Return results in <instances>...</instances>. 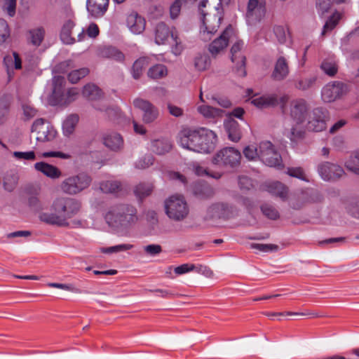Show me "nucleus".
I'll list each match as a JSON object with an SVG mask.
<instances>
[{"mask_svg":"<svg viewBox=\"0 0 359 359\" xmlns=\"http://www.w3.org/2000/svg\"><path fill=\"white\" fill-rule=\"evenodd\" d=\"M251 102L259 108H264L276 105L278 98L276 95H267L255 98Z\"/></svg>","mask_w":359,"mask_h":359,"instance_id":"obj_30","label":"nucleus"},{"mask_svg":"<svg viewBox=\"0 0 359 359\" xmlns=\"http://www.w3.org/2000/svg\"><path fill=\"white\" fill-rule=\"evenodd\" d=\"M216 143L215 133L208 129H184L180 133V145L183 148L195 152L210 153L215 149Z\"/></svg>","mask_w":359,"mask_h":359,"instance_id":"obj_2","label":"nucleus"},{"mask_svg":"<svg viewBox=\"0 0 359 359\" xmlns=\"http://www.w3.org/2000/svg\"><path fill=\"white\" fill-rule=\"evenodd\" d=\"M321 70L329 76H334L338 72V62L334 57L324 59L320 66Z\"/></svg>","mask_w":359,"mask_h":359,"instance_id":"obj_27","label":"nucleus"},{"mask_svg":"<svg viewBox=\"0 0 359 359\" xmlns=\"http://www.w3.org/2000/svg\"><path fill=\"white\" fill-rule=\"evenodd\" d=\"M133 104L136 109L142 111V120L146 124L155 122L159 116V109L154 104L147 100L135 98Z\"/></svg>","mask_w":359,"mask_h":359,"instance_id":"obj_9","label":"nucleus"},{"mask_svg":"<svg viewBox=\"0 0 359 359\" xmlns=\"http://www.w3.org/2000/svg\"><path fill=\"white\" fill-rule=\"evenodd\" d=\"M286 173L293 177L300 179L302 180H306V175L302 168H288Z\"/></svg>","mask_w":359,"mask_h":359,"instance_id":"obj_58","label":"nucleus"},{"mask_svg":"<svg viewBox=\"0 0 359 359\" xmlns=\"http://www.w3.org/2000/svg\"><path fill=\"white\" fill-rule=\"evenodd\" d=\"M90 71L87 67H83L79 69L72 71L68 74L67 78L70 83H76L81 79L89 74Z\"/></svg>","mask_w":359,"mask_h":359,"instance_id":"obj_43","label":"nucleus"},{"mask_svg":"<svg viewBox=\"0 0 359 359\" xmlns=\"http://www.w3.org/2000/svg\"><path fill=\"white\" fill-rule=\"evenodd\" d=\"M2 8L10 16L15 14L16 0H1Z\"/></svg>","mask_w":359,"mask_h":359,"instance_id":"obj_57","label":"nucleus"},{"mask_svg":"<svg viewBox=\"0 0 359 359\" xmlns=\"http://www.w3.org/2000/svg\"><path fill=\"white\" fill-rule=\"evenodd\" d=\"M100 189L106 194L116 193L121 189V184L118 181L107 180L100 183Z\"/></svg>","mask_w":359,"mask_h":359,"instance_id":"obj_41","label":"nucleus"},{"mask_svg":"<svg viewBox=\"0 0 359 359\" xmlns=\"http://www.w3.org/2000/svg\"><path fill=\"white\" fill-rule=\"evenodd\" d=\"M30 43L35 46H39L42 43L45 36V30L42 27H38L29 31Z\"/></svg>","mask_w":359,"mask_h":359,"instance_id":"obj_40","label":"nucleus"},{"mask_svg":"<svg viewBox=\"0 0 359 359\" xmlns=\"http://www.w3.org/2000/svg\"><path fill=\"white\" fill-rule=\"evenodd\" d=\"M167 109L169 114L175 117H180L184 114L183 109L170 102L167 103Z\"/></svg>","mask_w":359,"mask_h":359,"instance_id":"obj_62","label":"nucleus"},{"mask_svg":"<svg viewBox=\"0 0 359 359\" xmlns=\"http://www.w3.org/2000/svg\"><path fill=\"white\" fill-rule=\"evenodd\" d=\"M210 100L212 101L211 103L212 105L217 104L224 108H229L231 105V102L226 97L212 96L211 97Z\"/></svg>","mask_w":359,"mask_h":359,"instance_id":"obj_63","label":"nucleus"},{"mask_svg":"<svg viewBox=\"0 0 359 359\" xmlns=\"http://www.w3.org/2000/svg\"><path fill=\"white\" fill-rule=\"evenodd\" d=\"M198 111L207 118H220L224 114V110L208 104L198 106Z\"/></svg>","mask_w":359,"mask_h":359,"instance_id":"obj_28","label":"nucleus"},{"mask_svg":"<svg viewBox=\"0 0 359 359\" xmlns=\"http://www.w3.org/2000/svg\"><path fill=\"white\" fill-rule=\"evenodd\" d=\"M13 156L18 160H28L34 161L36 158L35 153L33 151H14Z\"/></svg>","mask_w":359,"mask_h":359,"instance_id":"obj_59","label":"nucleus"},{"mask_svg":"<svg viewBox=\"0 0 359 359\" xmlns=\"http://www.w3.org/2000/svg\"><path fill=\"white\" fill-rule=\"evenodd\" d=\"M339 18L340 15L339 13H335L332 14V15L326 21L321 34L324 36L327 32L332 30L338 24Z\"/></svg>","mask_w":359,"mask_h":359,"instance_id":"obj_46","label":"nucleus"},{"mask_svg":"<svg viewBox=\"0 0 359 359\" xmlns=\"http://www.w3.org/2000/svg\"><path fill=\"white\" fill-rule=\"evenodd\" d=\"M261 209L263 214L269 219H276L278 217V211L269 205H263Z\"/></svg>","mask_w":359,"mask_h":359,"instance_id":"obj_60","label":"nucleus"},{"mask_svg":"<svg viewBox=\"0 0 359 359\" xmlns=\"http://www.w3.org/2000/svg\"><path fill=\"white\" fill-rule=\"evenodd\" d=\"M105 220L115 231L123 233L137 223V211L133 205L119 204L112 207L106 213Z\"/></svg>","mask_w":359,"mask_h":359,"instance_id":"obj_3","label":"nucleus"},{"mask_svg":"<svg viewBox=\"0 0 359 359\" xmlns=\"http://www.w3.org/2000/svg\"><path fill=\"white\" fill-rule=\"evenodd\" d=\"M149 65V59L143 57L137 59L133 66V76L138 79L142 74L143 70Z\"/></svg>","mask_w":359,"mask_h":359,"instance_id":"obj_37","label":"nucleus"},{"mask_svg":"<svg viewBox=\"0 0 359 359\" xmlns=\"http://www.w3.org/2000/svg\"><path fill=\"white\" fill-rule=\"evenodd\" d=\"M81 203L76 198L58 196L54 198L51 205V212H41L39 219L49 225L61 228L70 226L69 219L76 216L81 210Z\"/></svg>","mask_w":359,"mask_h":359,"instance_id":"obj_1","label":"nucleus"},{"mask_svg":"<svg viewBox=\"0 0 359 359\" xmlns=\"http://www.w3.org/2000/svg\"><path fill=\"white\" fill-rule=\"evenodd\" d=\"M22 109L25 120H29L37 115V110L29 104H23Z\"/></svg>","mask_w":359,"mask_h":359,"instance_id":"obj_55","label":"nucleus"},{"mask_svg":"<svg viewBox=\"0 0 359 359\" xmlns=\"http://www.w3.org/2000/svg\"><path fill=\"white\" fill-rule=\"evenodd\" d=\"M10 36V29L6 20L0 19V46Z\"/></svg>","mask_w":359,"mask_h":359,"instance_id":"obj_51","label":"nucleus"},{"mask_svg":"<svg viewBox=\"0 0 359 359\" xmlns=\"http://www.w3.org/2000/svg\"><path fill=\"white\" fill-rule=\"evenodd\" d=\"M101 55L104 57L111 58L118 62L123 61L125 57L124 55L121 51L113 47L103 48L101 51Z\"/></svg>","mask_w":359,"mask_h":359,"instance_id":"obj_42","label":"nucleus"},{"mask_svg":"<svg viewBox=\"0 0 359 359\" xmlns=\"http://www.w3.org/2000/svg\"><path fill=\"white\" fill-rule=\"evenodd\" d=\"M259 159L270 167L280 168L282 158L269 141H262L259 145Z\"/></svg>","mask_w":359,"mask_h":359,"instance_id":"obj_8","label":"nucleus"},{"mask_svg":"<svg viewBox=\"0 0 359 359\" xmlns=\"http://www.w3.org/2000/svg\"><path fill=\"white\" fill-rule=\"evenodd\" d=\"M316 81L317 76L314 75L302 76L296 80L294 87L299 90L305 91L311 89L316 85Z\"/></svg>","mask_w":359,"mask_h":359,"instance_id":"obj_31","label":"nucleus"},{"mask_svg":"<svg viewBox=\"0 0 359 359\" xmlns=\"http://www.w3.org/2000/svg\"><path fill=\"white\" fill-rule=\"evenodd\" d=\"M82 95L84 97L88 100H95L101 97L102 92L101 90L97 86L88 83L84 86L82 91Z\"/></svg>","mask_w":359,"mask_h":359,"instance_id":"obj_34","label":"nucleus"},{"mask_svg":"<svg viewBox=\"0 0 359 359\" xmlns=\"http://www.w3.org/2000/svg\"><path fill=\"white\" fill-rule=\"evenodd\" d=\"M201 14L203 16V24L204 28L201 32V37L207 41L210 39L209 35L215 33L219 27L221 18L217 15H208L201 10Z\"/></svg>","mask_w":359,"mask_h":359,"instance_id":"obj_16","label":"nucleus"},{"mask_svg":"<svg viewBox=\"0 0 359 359\" xmlns=\"http://www.w3.org/2000/svg\"><path fill=\"white\" fill-rule=\"evenodd\" d=\"M298 126H292L290 129H285V133L291 141H297L302 137L303 132Z\"/></svg>","mask_w":359,"mask_h":359,"instance_id":"obj_50","label":"nucleus"},{"mask_svg":"<svg viewBox=\"0 0 359 359\" xmlns=\"http://www.w3.org/2000/svg\"><path fill=\"white\" fill-rule=\"evenodd\" d=\"M165 211L168 217L175 221H180L187 217L189 208L183 196L172 195L164 202Z\"/></svg>","mask_w":359,"mask_h":359,"instance_id":"obj_6","label":"nucleus"},{"mask_svg":"<svg viewBox=\"0 0 359 359\" xmlns=\"http://www.w3.org/2000/svg\"><path fill=\"white\" fill-rule=\"evenodd\" d=\"M308 104L304 99H296L290 104V115L297 125L304 122L308 114Z\"/></svg>","mask_w":359,"mask_h":359,"instance_id":"obj_13","label":"nucleus"},{"mask_svg":"<svg viewBox=\"0 0 359 359\" xmlns=\"http://www.w3.org/2000/svg\"><path fill=\"white\" fill-rule=\"evenodd\" d=\"M318 172L325 181H334L339 179L344 174V171L339 165L330 163L323 162L318 166Z\"/></svg>","mask_w":359,"mask_h":359,"instance_id":"obj_15","label":"nucleus"},{"mask_svg":"<svg viewBox=\"0 0 359 359\" xmlns=\"http://www.w3.org/2000/svg\"><path fill=\"white\" fill-rule=\"evenodd\" d=\"M79 121V117L76 115L69 116L63 122L62 131L63 134L69 137L74 132L76 124Z\"/></svg>","mask_w":359,"mask_h":359,"instance_id":"obj_35","label":"nucleus"},{"mask_svg":"<svg viewBox=\"0 0 359 359\" xmlns=\"http://www.w3.org/2000/svg\"><path fill=\"white\" fill-rule=\"evenodd\" d=\"M31 132L34 135L36 141L41 142L51 141L56 135L53 127L43 118H38L33 123Z\"/></svg>","mask_w":359,"mask_h":359,"instance_id":"obj_10","label":"nucleus"},{"mask_svg":"<svg viewBox=\"0 0 359 359\" xmlns=\"http://www.w3.org/2000/svg\"><path fill=\"white\" fill-rule=\"evenodd\" d=\"M266 190L276 196L285 200L288 196V189L283 183L276 181L266 183L265 184Z\"/></svg>","mask_w":359,"mask_h":359,"instance_id":"obj_24","label":"nucleus"},{"mask_svg":"<svg viewBox=\"0 0 359 359\" xmlns=\"http://www.w3.org/2000/svg\"><path fill=\"white\" fill-rule=\"evenodd\" d=\"M194 193L199 198H203L210 196L212 194V191L207 185L196 184L194 188Z\"/></svg>","mask_w":359,"mask_h":359,"instance_id":"obj_48","label":"nucleus"},{"mask_svg":"<svg viewBox=\"0 0 359 359\" xmlns=\"http://www.w3.org/2000/svg\"><path fill=\"white\" fill-rule=\"evenodd\" d=\"M74 25V22L70 20L63 25L60 33V39L64 43L71 45L75 42V39L71 36L72 29Z\"/></svg>","mask_w":359,"mask_h":359,"instance_id":"obj_32","label":"nucleus"},{"mask_svg":"<svg viewBox=\"0 0 359 359\" xmlns=\"http://www.w3.org/2000/svg\"><path fill=\"white\" fill-rule=\"evenodd\" d=\"M193 271L198 273H201L208 278H210L213 276L212 271L209 267H208L206 266H203V265H199V264L195 265L194 264Z\"/></svg>","mask_w":359,"mask_h":359,"instance_id":"obj_64","label":"nucleus"},{"mask_svg":"<svg viewBox=\"0 0 359 359\" xmlns=\"http://www.w3.org/2000/svg\"><path fill=\"white\" fill-rule=\"evenodd\" d=\"M231 33L232 28L231 27H226L222 34L209 45V51L212 55H217L226 48Z\"/></svg>","mask_w":359,"mask_h":359,"instance_id":"obj_17","label":"nucleus"},{"mask_svg":"<svg viewBox=\"0 0 359 359\" xmlns=\"http://www.w3.org/2000/svg\"><path fill=\"white\" fill-rule=\"evenodd\" d=\"M168 74L167 67L163 65H156L149 69L147 75L153 79H158Z\"/></svg>","mask_w":359,"mask_h":359,"instance_id":"obj_38","label":"nucleus"},{"mask_svg":"<svg viewBox=\"0 0 359 359\" xmlns=\"http://www.w3.org/2000/svg\"><path fill=\"white\" fill-rule=\"evenodd\" d=\"M243 154L250 161L259 158V148L254 146H248L243 149Z\"/></svg>","mask_w":359,"mask_h":359,"instance_id":"obj_53","label":"nucleus"},{"mask_svg":"<svg viewBox=\"0 0 359 359\" xmlns=\"http://www.w3.org/2000/svg\"><path fill=\"white\" fill-rule=\"evenodd\" d=\"M34 168L50 179H58L62 176V172L59 168L46 162L36 163Z\"/></svg>","mask_w":359,"mask_h":359,"instance_id":"obj_22","label":"nucleus"},{"mask_svg":"<svg viewBox=\"0 0 359 359\" xmlns=\"http://www.w3.org/2000/svg\"><path fill=\"white\" fill-rule=\"evenodd\" d=\"M18 184V177L14 174H9L4 179V187L8 191H12Z\"/></svg>","mask_w":359,"mask_h":359,"instance_id":"obj_49","label":"nucleus"},{"mask_svg":"<svg viewBox=\"0 0 359 359\" xmlns=\"http://www.w3.org/2000/svg\"><path fill=\"white\" fill-rule=\"evenodd\" d=\"M104 144L111 150H118L123 145V139L119 134L112 133L104 137Z\"/></svg>","mask_w":359,"mask_h":359,"instance_id":"obj_33","label":"nucleus"},{"mask_svg":"<svg viewBox=\"0 0 359 359\" xmlns=\"http://www.w3.org/2000/svg\"><path fill=\"white\" fill-rule=\"evenodd\" d=\"M346 92V86L339 81L327 83L321 90V97L325 102H332L339 99Z\"/></svg>","mask_w":359,"mask_h":359,"instance_id":"obj_11","label":"nucleus"},{"mask_svg":"<svg viewBox=\"0 0 359 359\" xmlns=\"http://www.w3.org/2000/svg\"><path fill=\"white\" fill-rule=\"evenodd\" d=\"M109 0H87L86 7L89 14L95 18L102 17L107 11Z\"/></svg>","mask_w":359,"mask_h":359,"instance_id":"obj_19","label":"nucleus"},{"mask_svg":"<svg viewBox=\"0 0 359 359\" xmlns=\"http://www.w3.org/2000/svg\"><path fill=\"white\" fill-rule=\"evenodd\" d=\"M264 0H249L248 4V16L260 15L264 9Z\"/></svg>","mask_w":359,"mask_h":359,"instance_id":"obj_36","label":"nucleus"},{"mask_svg":"<svg viewBox=\"0 0 359 359\" xmlns=\"http://www.w3.org/2000/svg\"><path fill=\"white\" fill-rule=\"evenodd\" d=\"M290 69L288 63L284 57H279L276 60L271 78L275 81H283L289 74Z\"/></svg>","mask_w":359,"mask_h":359,"instance_id":"obj_20","label":"nucleus"},{"mask_svg":"<svg viewBox=\"0 0 359 359\" xmlns=\"http://www.w3.org/2000/svg\"><path fill=\"white\" fill-rule=\"evenodd\" d=\"M126 22L129 30L135 34L142 33L145 29L144 18L135 11H132L127 15Z\"/></svg>","mask_w":359,"mask_h":359,"instance_id":"obj_18","label":"nucleus"},{"mask_svg":"<svg viewBox=\"0 0 359 359\" xmlns=\"http://www.w3.org/2000/svg\"><path fill=\"white\" fill-rule=\"evenodd\" d=\"M273 32L280 43L283 44L286 42L287 39V32L285 27L282 26H275L273 27Z\"/></svg>","mask_w":359,"mask_h":359,"instance_id":"obj_52","label":"nucleus"},{"mask_svg":"<svg viewBox=\"0 0 359 359\" xmlns=\"http://www.w3.org/2000/svg\"><path fill=\"white\" fill-rule=\"evenodd\" d=\"M153 191V185L150 183H140L134 190L135 196L140 199L144 198L151 194Z\"/></svg>","mask_w":359,"mask_h":359,"instance_id":"obj_39","label":"nucleus"},{"mask_svg":"<svg viewBox=\"0 0 359 359\" xmlns=\"http://www.w3.org/2000/svg\"><path fill=\"white\" fill-rule=\"evenodd\" d=\"M79 95V90L76 88H72L66 93H63L60 98L53 100L52 106L67 105L76 100Z\"/></svg>","mask_w":359,"mask_h":359,"instance_id":"obj_26","label":"nucleus"},{"mask_svg":"<svg viewBox=\"0 0 359 359\" xmlns=\"http://www.w3.org/2000/svg\"><path fill=\"white\" fill-rule=\"evenodd\" d=\"M331 0H316V9L320 15L330 11L331 8Z\"/></svg>","mask_w":359,"mask_h":359,"instance_id":"obj_54","label":"nucleus"},{"mask_svg":"<svg viewBox=\"0 0 359 359\" xmlns=\"http://www.w3.org/2000/svg\"><path fill=\"white\" fill-rule=\"evenodd\" d=\"M194 65L198 70L203 71L210 67V60L206 55H199L195 58Z\"/></svg>","mask_w":359,"mask_h":359,"instance_id":"obj_45","label":"nucleus"},{"mask_svg":"<svg viewBox=\"0 0 359 359\" xmlns=\"http://www.w3.org/2000/svg\"><path fill=\"white\" fill-rule=\"evenodd\" d=\"M327 111L323 108L314 109L309 116L307 129L313 132H320L326 128Z\"/></svg>","mask_w":359,"mask_h":359,"instance_id":"obj_12","label":"nucleus"},{"mask_svg":"<svg viewBox=\"0 0 359 359\" xmlns=\"http://www.w3.org/2000/svg\"><path fill=\"white\" fill-rule=\"evenodd\" d=\"M345 166L350 171L359 175V150L355 152L345 163Z\"/></svg>","mask_w":359,"mask_h":359,"instance_id":"obj_44","label":"nucleus"},{"mask_svg":"<svg viewBox=\"0 0 359 359\" xmlns=\"http://www.w3.org/2000/svg\"><path fill=\"white\" fill-rule=\"evenodd\" d=\"M92 182L91 177L84 172L69 175L60 184V190L69 196L77 195L88 189Z\"/></svg>","mask_w":359,"mask_h":359,"instance_id":"obj_4","label":"nucleus"},{"mask_svg":"<svg viewBox=\"0 0 359 359\" xmlns=\"http://www.w3.org/2000/svg\"><path fill=\"white\" fill-rule=\"evenodd\" d=\"M241 152L233 147H225L213 157L212 163L219 167L229 169L236 168L241 163Z\"/></svg>","mask_w":359,"mask_h":359,"instance_id":"obj_7","label":"nucleus"},{"mask_svg":"<svg viewBox=\"0 0 359 359\" xmlns=\"http://www.w3.org/2000/svg\"><path fill=\"white\" fill-rule=\"evenodd\" d=\"M75 65L74 61L67 60L58 64L55 67V71L59 73H66L69 69L74 68Z\"/></svg>","mask_w":359,"mask_h":359,"instance_id":"obj_61","label":"nucleus"},{"mask_svg":"<svg viewBox=\"0 0 359 359\" xmlns=\"http://www.w3.org/2000/svg\"><path fill=\"white\" fill-rule=\"evenodd\" d=\"M346 242V238L345 237H337V238H330L325 240L320 241L318 243V245H348ZM351 245H358L357 243H351Z\"/></svg>","mask_w":359,"mask_h":359,"instance_id":"obj_47","label":"nucleus"},{"mask_svg":"<svg viewBox=\"0 0 359 359\" xmlns=\"http://www.w3.org/2000/svg\"><path fill=\"white\" fill-rule=\"evenodd\" d=\"M154 158L151 155H147L140 158L135 163V167L138 169H145L153 165Z\"/></svg>","mask_w":359,"mask_h":359,"instance_id":"obj_56","label":"nucleus"},{"mask_svg":"<svg viewBox=\"0 0 359 359\" xmlns=\"http://www.w3.org/2000/svg\"><path fill=\"white\" fill-rule=\"evenodd\" d=\"M171 148V143L165 139H158L151 142V150L158 155H163L169 152Z\"/></svg>","mask_w":359,"mask_h":359,"instance_id":"obj_29","label":"nucleus"},{"mask_svg":"<svg viewBox=\"0 0 359 359\" xmlns=\"http://www.w3.org/2000/svg\"><path fill=\"white\" fill-rule=\"evenodd\" d=\"M65 84V79L62 76H55L53 79V92L49 97L48 102L52 105L53 100L60 98L62 95L64 91L63 88Z\"/></svg>","mask_w":359,"mask_h":359,"instance_id":"obj_25","label":"nucleus"},{"mask_svg":"<svg viewBox=\"0 0 359 359\" xmlns=\"http://www.w3.org/2000/svg\"><path fill=\"white\" fill-rule=\"evenodd\" d=\"M41 188L31 187L27 191V202L28 206L34 211L39 212L43 208V203L40 200L39 196Z\"/></svg>","mask_w":359,"mask_h":359,"instance_id":"obj_21","label":"nucleus"},{"mask_svg":"<svg viewBox=\"0 0 359 359\" xmlns=\"http://www.w3.org/2000/svg\"><path fill=\"white\" fill-rule=\"evenodd\" d=\"M154 34L156 43L163 45L166 43H171L172 52L176 55L181 53L182 46L174 29H170L164 22H159L155 27Z\"/></svg>","mask_w":359,"mask_h":359,"instance_id":"obj_5","label":"nucleus"},{"mask_svg":"<svg viewBox=\"0 0 359 359\" xmlns=\"http://www.w3.org/2000/svg\"><path fill=\"white\" fill-rule=\"evenodd\" d=\"M242 41H236L231 48V59L233 63H235V69L239 76L243 77L246 75L245 69V56L242 53L243 47Z\"/></svg>","mask_w":359,"mask_h":359,"instance_id":"obj_14","label":"nucleus"},{"mask_svg":"<svg viewBox=\"0 0 359 359\" xmlns=\"http://www.w3.org/2000/svg\"><path fill=\"white\" fill-rule=\"evenodd\" d=\"M224 128L228 133L229 139L233 142H238L241 138V132L238 123L231 117L224 122Z\"/></svg>","mask_w":359,"mask_h":359,"instance_id":"obj_23","label":"nucleus"}]
</instances>
